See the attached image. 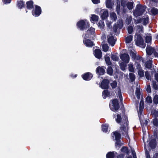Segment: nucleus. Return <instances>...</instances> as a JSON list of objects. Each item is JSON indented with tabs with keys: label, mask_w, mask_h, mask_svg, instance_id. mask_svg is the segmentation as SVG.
Returning <instances> with one entry per match:
<instances>
[{
	"label": "nucleus",
	"mask_w": 158,
	"mask_h": 158,
	"mask_svg": "<svg viewBox=\"0 0 158 158\" xmlns=\"http://www.w3.org/2000/svg\"><path fill=\"white\" fill-rule=\"evenodd\" d=\"M129 77L131 81H134L135 79V77L134 74L132 73H130L129 74Z\"/></svg>",
	"instance_id": "40"
},
{
	"label": "nucleus",
	"mask_w": 158,
	"mask_h": 158,
	"mask_svg": "<svg viewBox=\"0 0 158 158\" xmlns=\"http://www.w3.org/2000/svg\"><path fill=\"white\" fill-rule=\"evenodd\" d=\"M107 73L108 74L111 75L113 73V69L112 68L109 67L107 69Z\"/></svg>",
	"instance_id": "48"
},
{
	"label": "nucleus",
	"mask_w": 158,
	"mask_h": 158,
	"mask_svg": "<svg viewBox=\"0 0 158 158\" xmlns=\"http://www.w3.org/2000/svg\"><path fill=\"white\" fill-rule=\"evenodd\" d=\"M113 137L114 138L115 140L116 141L115 146L116 147L120 148L122 143L120 142V139L121 135L117 132H114L113 133Z\"/></svg>",
	"instance_id": "6"
},
{
	"label": "nucleus",
	"mask_w": 158,
	"mask_h": 158,
	"mask_svg": "<svg viewBox=\"0 0 158 158\" xmlns=\"http://www.w3.org/2000/svg\"><path fill=\"white\" fill-rule=\"evenodd\" d=\"M121 60L126 63H129L130 60V57L129 55L126 53L122 54L120 56Z\"/></svg>",
	"instance_id": "10"
},
{
	"label": "nucleus",
	"mask_w": 158,
	"mask_h": 158,
	"mask_svg": "<svg viewBox=\"0 0 158 158\" xmlns=\"http://www.w3.org/2000/svg\"><path fill=\"white\" fill-rule=\"evenodd\" d=\"M118 96L119 98L120 101L121 102H122L123 100V98L122 97L121 93V91L120 89H119V88H118Z\"/></svg>",
	"instance_id": "44"
},
{
	"label": "nucleus",
	"mask_w": 158,
	"mask_h": 158,
	"mask_svg": "<svg viewBox=\"0 0 158 158\" xmlns=\"http://www.w3.org/2000/svg\"><path fill=\"white\" fill-rule=\"evenodd\" d=\"M128 32L130 34L132 33L133 31V27L131 26H129L127 28Z\"/></svg>",
	"instance_id": "50"
},
{
	"label": "nucleus",
	"mask_w": 158,
	"mask_h": 158,
	"mask_svg": "<svg viewBox=\"0 0 158 158\" xmlns=\"http://www.w3.org/2000/svg\"><path fill=\"white\" fill-rule=\"evenodd\" d=\"M146 7L140 5H137L133 14L135 16L137 17L142 15L145 11Z\"/></svg>",
	"instance_id": "4"
},
{
	"label": "nucleus",
	"mask_w": 158,
	"mask_h": 158,
	"mask_svg": "<svg viewBox=\"0 0 158 158\" xmlns=\"http://www.w3.org/2000/svg\"><path fill=\"white\" fill-rule=\"evenodd\" d=\"M131 16H128L126 20V23L128 25L129 24L131 23Z\"/></svg>",
	"instance_id": "43"
},
{
	"label": "nucleus",
	"mask_w": 158,
	"mask_h": 158,
	"mask_svg": "<svg viewBox=\"0 0 158 158\" xmlns=\"http://www.w3.org/2000/svg\"><path fill=\"white\" fill-rule=\"evenodd\" d=\"M96 73L99 75H103L105 72V68L103 66H99L96 69Z\"/></svg>",
	"instance_id": "15"
},
{
	"label": "nucleus",
	"mask_w": 158,
	"mask_h": 158,
	"mask_svg": "<svg viewBox=\"0 0 158 158\" xmlns=\"http://www.w3.org/2000/svg\"><path fill=\"white\" fill-rule=\"evenodd\" d=\"M133 36L130 35L126 38V43H129L132 40Z\"/></svg>",
	"instance_id": "35"
},
{
	"label": "nucleus",
	"mask_w": 158,
	"mask_h": 158,
	"mask_svg": "<svg viewBox=\"0 0 158 158\" xmlns=\"http://www.w3.org/2000/svg\"><path fill=\"white\" fill-rule=\"evenodd\" d=\"M111 59L114 61H118L119 59L118 56L117 54H112L111 56Z\"/></svg>",
	"instance_id": "29"
},
{
	"label": "nucleus",
	"mask_w": 158,
	"mask_h": 158,
	"mask_svg": "<svg viewBox=\"0 0 158 158\" xmlns=\"http://www.w3.org/2000/svg\"><path fill=\"white\" fill-rule=\"evenodd\" d=\"M151 14L153 15H155L158 14V10L155 8H152L150 12Z\"/></svg>",
	"instance_id": "28"
},
{
	"label": "nucleus",
	"mask_w": 158,
	"mask_h": 158,
	"mask_svg": "<svg viewBox=\"0 0 158 158\" xmlns=\"http://www.w3.org/2000/svg\"><path fill=\"white\" fill-rule=\"evenodd\" d=\"M108 125L107 124H103L102 125V130L104 132H109L108 130Z\"/></svg>",
	"instance_id": "22"
},
{
	"label": "nucleus",
	"mask_w": 158,
	"mask_h": 158,
	"mask_svg": "<svg viewBox=\"0 0 158 158\" xmlns=\"http://www.w3.org/2000/svg\"><path fill=\"white\" fill-rule=\"evenodd\" d=\"M144 108V102L143 100H141L139 104V110L138 111V114L139 118L141 117V115L142 114L143 110Z\"/></svg>",
	"instance_id": "14"
},
{
	"label": "nucleus",
	"mask_w": 158,
	"mask_h": 158,
	"mask_svg": "<svg viewBox=\"0 0 158 158\" xmlns=\"http://www.w3.org/2000/svg\"><path fill=\"white\" fill-rule=\"evenodd\" d=\"M93 77L92 74L88 72L82 75L83 79L86 81L90 80Z\"/></svg>",
	"instance_id": "16"
},
{
	"label": "nucleus",
	"mask_w": 158,
	"mask_h": 158,
	"mask_svg": "<svg viewBox=\"0 0 158 158\" xmlns=\"http://www.w3.org/2000/svg\"><path fill=\"white\" fill-rule=\"evenodd\" d=\"M153 101L155 104H156L158 103V96L157 95H155L154 96Z\"/></svg>",
	"instance_id": "47"
},
{
	"label": "nucleus",
	"mask_w": 158,
	"mask_h": 158,
	"mask_svg": "<svg viewBox=\"0 0 158 158\" xmlns=\"http://www.w3.org/2000/svg\"><path fill=\"white\" fill-rule=\"evenodd\" d=\"M90 20L92 23L96 22L98 21L99 17L95 15H91Z\"/></svg>",
	"instance_id": "20"
},
{
	"label": "nucleus",
	"mask_w": 158,
	"mask_h": 158,
	"mask_svg": "<svg viewBox=\"0 0 158 158\" xmlns=\"http://www.w3.org/2000/svg\"><path fill=\"white\" fill-rule=\"evenodd\" d=\"M110 85L113 89H114L117 86V82L116 81H114L110 84Z\"/></svg>",
	"instance_id": "51"
},
{
	"label": "nucleus",
	"mask_w": 158,
	"mask_h": 158,
	"mask_svg": "<svg viewBox=\"0 0 158 158\" xmlns=\"http://www.w3.org/2000/svg\"><path fill=\"white\" fill-rule=\"evenodd\" d=\"M103 51L105 52H107L109 50V47L106 44H104L102 45Z\"/></svg>",
	"instance_id": "36"
},
{
	"label": "nucleus",
	"mask_w": 158,
	"mask_h": 158,
	"mask_svg": "<svg viewBox=\"0 0 158 158\" xmlns=\"http://www.w3.org/2000/svg\"><path fill=\"white\" fill-rule=\"evenodd\" d=\"M141 117L139 118L140 120V122L141 123L142 127H144L146 126L148 123V122L147 120H144L141 121L140 120Z\"/></svg>",
	"instance_id": "39"
},
{
	"label": "nucleus",
	"mask_w": 158,
	"mask_h": 158,
	"mask_svg": "<svg viewBox=\"0 0 158 158\" xmlns=\"http://www.w3.org/2000/svg\"><path fill=\"white\" fill-rule=\"evenodd\" d=\"M147 54L148 56H150L153 54L156 58H158V53L156 51L155 49L151 46H147L146 48Z\"/></svg>",
	"instance_id": "8"
},
{
	"label": "nucleus",
	"mask_w": 158,
	"mask_h": 158,
	"mask_svg": "<svg viewBox=\"0 0 158 158\" xmlns=\"http://www.w3.org/2000/svg\"><path fill=\"white\" fill-rule=\"evenodd\" d=\"M110 18L112 21H115L117 19L116 14L114 12L111 13L110 14Z\"/></svg>",
	"instance_id": "31"
},
{
	"label": "nucleus",
	"mask_w": 158,
	"mask_h": 158,
	"mask_svg": "<svg viewBox=\"0 0 158 158\" xmlns=\"http://www.w3.org/2000/svg\"><path fill=\"white\" fill-rule=\"evenodd\" d=\"M158 123V119L156 118H154L153 121V123L154 126L157 125Z\"/></svg>",
	"instance_id": "59"
},
{
	"label": "nucleus",
	"mask_w": 158,
	"mask_h": 158,
	"mask_svg": "<svg viewBox=\"0 0 158 158\" xmlns=\"http://www.w3.org/2000/svg\"><path fill=\"white\" fill-rule=\"evenodd\" d=\"M146 101L148 103H151L152 102L151 97L150 96H148L146 98Z\"/></svg>",
	"instance_id": "49"
},
{
	"label": "nucleus",
	"mask_w": 158,
	"mask_h": 158,
	"mask_svg": "<svg viewBox=\"0 0 158 158\" xmlns=\"http://www.w3.org/2000/svg\"><path fill=\"white\" fill-rule=\"evenodd\" d=\"M117 118H116V120L117 123H119L121 122V115L118 114L116 116Z\"/></svg>",
	"instance_id": "45"
},
{
	"label": "nucleus",
	"mask_w": 158,
	"mask_h": 158,
	"mask_svg": "<svg viewBox=\"0 0 158 158\" xmlns=\"http://www.w3.org/2000/svg\"><path fill=\"white\" fill-rule=\"evenodd\" d=\"M95 29L93 27H90L89 29L83 35L84 38L83 40V43L87 47H92L94 45L93 42L89 40H86V38H91L92 37V35H94L95 32Z\"/></svg>",
	"instance_id": "2"
},
{
	"label": "nucleus",
	"mask_w": 158,
	"mask_h": 158,
	"mask_svg": "<svg viewBox=\"0 0 158 158\" xmlns=\"http://www.w3.org/2000/svg\"><path fill=\"white\" fill-rule=\"evenodd\" d=\"M102 52L101 50L99 49H96L94 51V55L98 59H100L102 57Z\"/></svg>",
	"instance_id": "17"
},
{
	"label": "nucleus",
	"mask_w": 158,
	"mask_h": 158,
	"mask_svg": "<svg viewBox=\"0 0 158 158\" xmlns=\"http://www.w3.org/2000/svg\"><path fill=\"white\" fill-rule=\"evenodd\" d=\"M135 27L136 29V32L135 36V43L137 46L144 48L145 47V45L141 34L143 33V27L142 26L139 25H137Z\"/></svg>",
	"instance_id": "1"
},
{
	"label": "nucleus",
	"mask_w": 158,
	"mask_h": 158,
	"mask_svg": "<svg viewBox=\"0 0 158 158\" xmlns=\"http://www.w3.org/2000/svg\"><path fill=\"white\" fill-rule=\"evenodd\" d=\"M152 59L151 58V60H149L148 61L146 62V68L148 69H151L152 68Z\"/></svg>",
	"instance_id": "26"
},
{
	"label": "nucleus",
	"mask_w": 158,
	"mask_h": 158,
	"mask_svg": "<svg viewBox=\"0 0 158 158\" xmlns=\"http://www.w3.org/2000/svg\"><path fill=\"white\" fill-rule=\"evenodd\" d=\"M108 43L113 46L115 44L116 40L112 35L111 34L108 36Z\"/></svg>",
	"instance_id": "13"
},
{
	"label": "nucleus",
	"mask_w": 158,
	"mask_h": 158,
	"mask_svg": "<svg viewBox=\"0 0 158 158\" xmlns=\"http://www.w3.org/2000/svg\"><path fill=\"white\" fill-rule=\"evenodd\" d=\"M113 5V3L111 2V0H106V5L107 8L111 9L112 8V6Z\"/></svg>",
	"instance_id": "21"
},
{
	"label": "nucleus",
	"mask_w": 158,
	"mask_h": 158,
	"mask_svg": "<svg viewBox=\"0 0 158 158\" xmlns=\"http://www.w3.org/2000/svg\"><path fill=\"white\" fill-rule=\"evenodd\" d=\"M92 2L94 4H98L100 2V0H92Z\"/></svg>",
	"instance_id": "61"
},
{
	"label": "nucleus",
	"mask_w": 158,
	"mask_h": 158,
	"mask_svg": "<svg viewBox=\"0 0 158 158\" xmlns=\"http://www.w3.org/2000/svg\"><path fill=\"white\" fill-rule=\"evenodd\" d=\"M156 141L155 139L151 140L150 142V147L154 148L156 147Z\"/></svg>",
	"instance_id": "23"
},
{
	"label": "nucleus",
	"mask_w": 158,
	"mask_h": 158,
	"mask_svg": "<svg viewBox=\"0 0 158 158\" xmlns=\"http://www.w3.org/2000/svg\"><path fill=\"white\" fill-rule=\"evenodd\" d=\"M27 8L28 9H31L33 7V2L29 1L27 2Z\"/></svg>",
	"instance_id": "33"
},
{
	"label": "nucleus",
	"mask_w": 158,
	"mask_h": 158,
	"mask_svg": "<svg viewBox=\"0 0 158 158\" xmlns=\"http://www.w3.org/2000/svg\"><path fill=\"white\" fill-rule=\"evenodd\" d=\"M145 76L148 80H149L151 79L150 75L148 72H145Z\"/></svg>",
	"instance_id": "53"
},
{
	"label": "nucleus",
	"mask_w": 158,
	"mask_h": 158,
	"mask_svg": "<svg viewBox=\"0 0 158 158\" xmlns=\"http://www.w3.org/2000/svg\"><path fill=\"white\" fill-rule=\"evenodd\" d=\"M41 11L40 7L35 5V9L32 10V14L35 16H38L40 14Z\"/></svg>",
	"instance_id": "9"
},
{
	"label": "nucleus",
	"mask_w": 158,
	"mask_h": 158,
	"mask_svg": "<svg viewBox=\"0 0 158 158\" xmlns=\"http://www.w3.org/2000/svg\"><path fill=\"white\" fill-rule=\"evenodd\" d=\"M146 90L148 93L151 92V88H150V85H148Z\"/></svg>",
	"instance_id": "60"
},
{
	"label": "nucleus",
	"mask_w": 158,
	"mask_h": 158,
	"mask_svg": "<svg viewBox=\"0 0 158 158\" xmlns=\"http://www.w3.org/2000/svg\"><path fill=\"white\" fill-rule=\"evenodd\" d=\"M145 41L146 43L150 44L152 40V36L150 34H147L145 37Z\"/></svg>",
	"instance_id": "18"
},
{
	"label": "nucleus",
	"mask_w": 158,
	"mask_h": 158,
	"mask_svg": "<svg viewBox=\"0 0 158 158\" xmlns=\"http://www.w3.org/2000/svg\"><path fill=\"white\" fill-rule=\"evenodd\" d=\"M77 27L81 30H83L89 26V22L86 20H81L77 22Z\"/></svg>",
	"instance_id": "5"
},
{
	"label": "nucleus",
	"mask_w": 158,
	"mask_h": 158,
	"mask_svg": "<svg viewBox=\"0 0 158 158\" xmlns=\"http://www.w3.org/2000/svg\"><path fill=\"white\" fill-rule=\"evenodd\" d=\"M117 11L118 14L120 11V3L119 1L118 2V1L117 2Z\"/></svg>",
	"instance_id": "52"
},
{
	"label": "nucleus",
	"mask_w": 158,
	"mask_h": 158,
	"mask_svg": "<svg viewBox=\"0 0 158 158\" xmlns=\"http://www.w3.org/2000/svg\"><path fill=\"white\" fill-rule=\"evenodd\" d=\"M152 84L153 88L155 89H158V85L156 84V81H153Z\"/></svg>",
	"instance_id": "56"
},
{
	"label": "nucleus",
	"mask_w": 158,
	"mask_h": 158,
	"mask_svg": "<svg viewBox=\"0 0 158 158\" xmlns=\"http://www.w3.org/2000/svg\"><path fill=\"white\" fill-rule=\"evenodd\" d=\"M135 94L137 98L139 99L140 98V96L141 95V93L140 89L139 88L137 87L136 88Z\"/></svg>",
	"instance_id": "27"
},
{
	"label": "nucleus",
	"mask_w": 158,
	"mask_h": 158,
	"mask_svg": "<svg viewBox=\"0 0 158 158\" xmlns=\"http://www.w3.org/2000/svg\"><path fill=\"white\" fill-rule=\"evenodd\" d=\"M100 15L102 19H105L108 17V11L106 10L102 9L101 10Z\"/></svg>",
	"instance_id": "11"
},
{
	"label": "nucleus",
	"mask_w": 158,
	"mask_h": 158,
	"mask_svg": "<svg viewBox=\"0 0 158 158\" xmlns=\"http://www.w3.org/2000/svg\"><path fill=\"white\" fill-rule=\"evenodd\" d=\"M127 64L124 62H119V65L122 70L123 71L125 70L126 67L127 66Z\"/></svg>",
	"instance_id": "25"
},
{
	"label": "nucleus",
	"mask_w": 158,
	"mask_h": 158,
	"mask_svg": "<svg viewBox=\"0 0 158 158\" xmlns=\"http://www.w3.org/2000/svg\"><path fill=\"white\" fill-rule=\"evenodd\" d=\"M105 60L106 63L107 65H110L111 64V63L110 60V58L109 56H106L105 57Z\"/></svg>",
	"instance_id": "42"
},
{
	"label": "nucleus",
	"mask_w": 158,
	"mask_h": 158,
	"mask_svg": "<svg viewBox=\"0 0 158 158\" xmlns=\"http://www.w3.org/2000/svg\"><path fill=\"white\" fill-rule=\"evenodd\" d=\"M109 81L107 79H104L100 85V87L103 89H107L108 87Z\"/></svg>",
	"instance_id": "12"
},
{
	"label": "nucleus",
	"mask_w": 158,
	"mask_h": 158,
	"mask_svg": "<svg viewBox=\"0 0 158 158\" xmlns=\"http://www.w3.org/2000/svg\"><path fill=\"white\" fill-rule=\"evenodd\" d=\"M136 67L138 69H139V70L141 69V66L139 64L136 63Z\"/></svg>",
	"instance_id": "64"
},
{
	"label": "nucleus",
	"mask_w": 158,
	"mask_h": 158,
	"mask_svg": "<svg viewBox=\"0 0 158 158\" xmlns=\"http://www.w3.org/2000/svg\"><path fill=\"white\" fill-rule=\"evenodd\" d=\"M117 156V153L115 152H108L106 155V158H114Z\"/></svg>",
	"instance_id": "19"
},
{
	"label": "nucleus",
	"mask_w": 158,
	"mask_h": 158,
	"mask_svg": "<svg viewBox=\"0 0 158 158\" xmlns=\"http://www.w3.org/2000/svg\"><path fill=\"white\" fill-rule=\"evenodd\" d=\"M110 92L107 90H105L102 93V96L104 98H106L107 97L109 96Z\"/></svg>",
	"instance_id": "30"
},
{
	"label": "nucleus",
	"mask_w": 158,
	"mask_h": 158,
	"mask_svg": "<svg viewBox=\"0 0 158 158\" xmlns=\"http://www.w3.org/2000/svg\"><path fill=\"white\" fill-rule=\"evenodd\" d=\"M24 5V3L23 1H18V6L19 8H23Z\"/></svg>",
	"instance_id": "41"
},
{
	"label": "nucleus",
	"mask_w": 158,
	"mask_h": 158,
	"mask_svg": "<svg viewBox=\"0 0 158 158\" xmlns=\"http://www.w3.org/2000/svg\"><path fill=\"white\" fill-rule=\"evenodd\" d=\"M132 152L133 158H137L136 153L134 150H132Z\"/></svg>",
	"instance_id": "62"
},
{
	"label": "nucleus",
	"mask_w": 158,
	"mask_h": 158,
	"mask_svg": "<svg viewBox=\"0 0 158 158\" xmlns=\"http://www.w3.org/2000/svg\"><path fill=\"white\" fill-rule=\"evenodd\" d=\"M128 69L131 72H133L134 71V68L133 67V64L130 63L129 64H128Z\"/></svg>",
	"instance_id": "38"
},
{
	"label": "nucleus",
	"mask_w": 158,
	"mask_h": 158,
	"mask_svg": "<svg viewBox=\"0 0 158 158\" xmlns=\"http://www.w3.org/2000/svg\"><path fill=\"white\" fill-rule=\"evenodd\" d=\"M152 113L153 116L155 117H158V111L156 110H153L152 111Z\"/></svg>",
	"instance_id": "46"
},
{
	"label": "nucleus",
	"mask_w": 158,
	"mask_h": 158,
	"mask_svg": "<svg viewBox=\"0 0 158 158\" xmlns=\"http://www.w3.org/2000/svg\"><path fill=\"white\" fill-rule=\"evenodd\" d=\"M121 151L122 152H124L125 153H127L128 152V149L127 148L124 147H123L121 149Z\"/></svg>",
	"instance_id": "55"
},
{
	"label": "nucleus",
	"mask_w": 158,
	"mask_h": 158,
	"mask_svg": "<svg viewBox=\"0 0 158 158\" xmlns=\"http://www.w3.org/2000/svg\"><path fill=\"white\" fill-rule=\"evenodd\" d=\"M3 2L6 4L10 3L11 0H3Z\"/></svg>",
	"instance_id": "63"
},
{
	"label": "nucleus",
	"mask_w": 158,
	"mask_h": 158,
	"mask_svg": "<svg viewBox=\"0 0 158 158\" xmlns=\"http://www.w3.org/2000/svg\"><path fill=\"white\" fill-rule=\"evenodd\" d=\"M110 109L113 111L118 110L119 108V106L117 99H113L110 103Z\"/></svg>",
	"instance_id": "7"
},
{
	"label": "nucleus",
	"mask_w": 158,
	"mask_h": 158,
	"mask_svg": "<svg viewBox=\"0 0 158 158\" xmlns=\"http://www.w3.org/2000/svg\"><path fill=\"white\" fill-rule=\"evenodd\" d=\"M134 21L135 23V24L140 23L142 22V20L141 19H135Z\"/></svg>",
	"instance_id": "58"
},
{
	"label": "nucleus",
	"mask_w": 158,
	"mask_h": 158,
	"mask_svg": "<svg viewBox=\"0 0 158 158\" xmlns=\"http://www.w3.org/2000/svg\"><path fill=\"white\" fill-rule=\"evenodd\" d=\"M98 27L100 29H103L104 27V23L103 21H100L98 24Z\"/></svg>",
	"instance_id": "34"
},
{
	"label": "nucleus",
	"mask_w": 158,
	"mask_h": 158,
	"mask_svg": "<svg viewBox=\"0 0 158 158\" xmlns=\"http://www.w3.org/2000/svg\"><path fill=\"white\" fill-rule=\"evenodd\" d=\"M130 55L131 56L132 58L134 59H136V53L135 52H131Z\"/></svg>",
	"instance_id": "54"
},
{
	"label": "nucleus",
	"mask_w": 158,
	"mask_h": 158,
	"mask_svg": "<svg viewBox=\"0 0 158 158\" xmlns=\"http://www.w3.org/2000/svg\"><path fill=\"white\" fill-rule=\"evenodd\" d=\"M123 26V22L122 20H121L119 22V24H118L117 25L115 24L114 25L113 27V30L114 31V32H116L117 31V29L120 26Z\"/></svg>",
	"instance_id": "24"
},
{
	"label": "nucleus",
	"mask_w": 158,
	"mask_h": 158,
	"mask_svg": "<svg viewBox=\"0 0 158 158\" xmlns=\"http://www.w3.org/2000/svg\"><path fill=\"white\" fill-rule=\"evenodd\" d=\"M133 2H128L127 4L128 9L129 10H132L133 8Z\"/></svg>",
	"instance_id": "37"
},
{
	"label": "nucleus",
	"mask_w": 158,
	"mask_h": 158,
	"mask_svg": "<svg viewBox=\"0 0 158 158\" xmlns=\"http://www.w3.org/2000/svg\"><path fill=\"white\" fill-rule=\"evenodd\" d=\"M125 122L123 125H122L120 128V132L123 135L129 139V137L128 135V122L127 117H125Z\"/></svg>",
	"instance_id": "3"
},
{
	"label": "nucleus",
	"mask_w": 158,
	"mask_h": 158,
	"mask_svg": "<svg viewBox=\"0 0 158 158\" xmlns=\"http://www.w3.org/2000/svg\"><path fill=\"white\" fill-rule=\"evenodd\" d=\"M149 18L147 16H146L145 17L143 18L142 19V22L144 25H146L148 23Z\"/></svg>",
	"instance_id": "32"
},
{
	"label": "nucleus",
	"mask_w": 158,
	"mask_h": 158,
	"mask_svg": "<svg viewBox=\"0 0 158 158\" xmlns=\"http://www.w3.org/2000/svg\"><path fill=\"white\" fill-rule=\"evenodd\" d=\"M138 73L139 75L141 77H142L144 75L143 72L141 69L139 70Z\"/></svg>",
	"instance_id": "57"
}]
</instances>
